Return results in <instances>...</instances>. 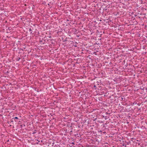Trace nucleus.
<instances>
[{
	"mask_svg": "<svg viewBox=\"0 0 147 147\" xmlns=\"http://www.w3.org/2000/svg\"><path fill=\"white\" fill-rule=\"evenodd\" d=\"M146 42H147V40H146Z\"/></svg>",
	"mask_w": 147,
	"mask_h": 147,
	"instance_id": "obj_16",
	"label": "nucleus"
},
{
	"mask_svg": "<svg viewBox=\"0 0 147 147\" xmlns=\"http://www.w3.org/2000/svg\"><path fill=\"white\" fill-rule=\"evenodd\" d=\"M1 64V63H0V64Z\"/></svg>",
	"mask_w": 147,
	"mask_h": 147,
	"instance_id": "obj_17",
	"label": "nucleus"
},
{
	"mask_svg": "<svg viewBox=\"0 0 147 147\" xmlns=\"http://www.w3.org/2000/svg\"><path fill=\"white\" fill-rule=\"evenodd\" d=\"M13 119H14V120L15 119H18V118L17 117H15L13 118ZM15 121H16L15 120Z\"/></svg>",
	"mask_w": 147,
	"mask_h": 147,
	"instance_id": "obj_5",
	"label": "nucleus"
},
{
	"mask_svg": "<svg viewBox=\"0 0 147 147\" xmlns=\"http://www.w3.org/2000/svg\"><path fill=\"white\" fill-rule=\"evenodd\" d=\"M59 147H60V146H59Z\"/></svg>",
	"mask_w": 147,
	"mask_h": 147,
	"instance_id": "obj_18",
	"label": "nucleus"
},
{
	"mask_svg": "<svg viewBox=\"0 0 147 147\" xmlns=\"http://www.w3.org/2000/svg\"><path fill=\"white\" fill-rule=\"evenodd\" d=\"M21 127H22V125H21Z\"/></svg>",
	"mask_w": 147,
	"mask_h": 147,
	"instance_id": "obj_15",
	"label": "nucleus"
},
{
	"mask_svg": "<svg viewBox=\"0 0 147 147\" xmlns=\"http://www.w3.org/2000/svg\"><path fill=\"white\" fill-rule=\"evenodd\" d=\"M20 57H18L17 58L16 60L17 61H19L20 60Z\"/></svg>",
	"mask_w": 147,
	"mask_h": 147,
	"instance_id": "obj_4",
	"label": "nucleus"
},
{
	"mask_svg": "<svg viewBox=\"0 0 147 147\" xmlns=\"http://www.w3.org/2000/svg\"><path fill=\"white\" fill-rule=\"evenodd\" d=\"M67 41L66 39H65L64 40H63V41L64 42H65Z\"/></svg>",
	"mask_w": 147,
	"mask_h": 147,
	"instance_id": "obj_9",
	"label": "nucleus"
},
{
	"mask_svg": "<svg viewBox=\"0 0 147 147\" xmlns=\"http://www.w3.org/2000/svg\"><path fill=\"white\" fill-rule=\"evenodd\" d=\"M106 114H108V113H106Z\"/></svg>",
	"mask_w": 147,
	"mask_h": 147,
	"instance_id": "obj_12",
	"label": "nucleus"
},
{
	"mask_svg": "<svg viewBox=\"0 0 147 147\" xmlns=\"http://www.w3.org/2000/svg\"><path fill=\"white\" fill-rule=\"evenodd\" d=\"M61 32V31H59V30L58 31V32H57V34H59V32Z\"/></svg>",
	"mask_w": 147,
	"mask_h": 147,
	"instance_id": "obj_8",
	"label": "nucleus"
},
{
	"mask_svg": "<svg viewBox=\"0 0 147 147\" xmlns=\"http://www.w3.org/2000/svg\"><path fill=\"white\" fill-rule=\"evenodd\" d=\"M29 31L30 32V33L31 34L32 33V30L31 29V28H30L29 29Z\"/></svg>",
	"mask_w": 147,
	"mask_h": 147,
	"instance_id": "obj_7",
	"label": "nucleus"
},
{
	"mask_svg": "<svg viewBox=\"0 0 147 147\" xmlns=\"http://www.w3.org/2000/svg\"><path fill=\"white\" fill-rule=\"evenodd\" d=\"M37 132V130H34V131L33 132L32 134H36V133Z\"/></svg>",
	"mask_w": 147,
	"mask_h": 147,
	"instance_id": "obj_3",
	"label": "nucleus"
},
{
	"mask_svg": "<svg viewBox=\"0 0 147 147\" xmlns=\"http://www.w3.org/2000/svg\"><path fill=\"white\" fill-rule=\"evenodd\" d=\"M123 61H124V62H125V61L124 60Z\"/></svg>",
	"mask_w": 147,
	"mask_h": 147,
	"instance_id": "obj_14",
	"label": "nucleus"
},
{
	"mask_svg": "<svg viewBox=\"0 0 147 147\" xmlns=\"http://www.w3.org/2000/svg\"><path fill=\"white\" fill-rule=\"evenodd\" d=\"M99 132H100L101 133L102 132V131H99Z\"/></svg>",
	"mask_w": 147,
	"mask_h": 147,
	"instance_id": "obj_11",
	"label": "nucleus"
},
{
	"mask_svg": "<svg viewBox=\"0 0 147 147\" xmlns=\"http://www.w3.org/2000/svg\"><path fill=\"white\" fill-rule=\"evenodd\" d=\"M140 89L144 90H146V92H147V88L145 87H143V86H142L140 88Z\"/></svg>",
	"mask_w": 147,
	"mask_h": 147,
	"instance_id": "obj_1",
	"label": "nucleus"
},
{
	"mask_svg": "<svg viewBox=\"0 0 147 147\" xmlns=\"http://www.w3.org/2000/svg\"><path fill=\"white\" fill-rule=\"evenodd\" d=\"M107 8L106 7H105V8L104 9V10L107 12H108L109 11V9L108 8Z\"/></svg>",
	"mask_w": 147,
	"mask_h": 147,
	"instance_id": "obj_2",
	"label": "nucleus"
},
{
	"mask_svg": "<svg viewBox=\"0 0 147 147\" xmlns=\"http://www.w3.org/2000/svg\"><path fill=\"white\" fill-rule=\"evenodd\" d=\"M94 87H96V86L95 85H94Z\"/></svg>",
	"mask_w": 147,
	"mask_h": 147,
	"instance_id": "obj_13",
	"label": "nucleus"
},
{
	"mask_svg": "<svg viewBox=\"0 0 147 147\" xmlns=\"http://www.w3.org/2000/svg\"><path fill=\"white\" fill-rule=\"evenodd\" d=\"M121 100H123V98L122 97H121Z\"/></svg>",
	"mask_w": 147,
	"mask_h": 147,
	"instance_id": "obj_10",
	"label": "nucleus"
},
{
	"mask_svg": "<svg viewBox=\"0 0 147 147\" xmlns=\"http://www.w3.org/2000/svg\"><path fill=\"white\" fill-rule=\"evenodd\" d=\"M108 118H109V117L107 116H106L105 117V119H107Z\"/></svg>",
	"mask_w": 147,
	"mask_h": 147,
	"instance_id": "obj_6",
	"label": "nucleus"
}]
</instances>
